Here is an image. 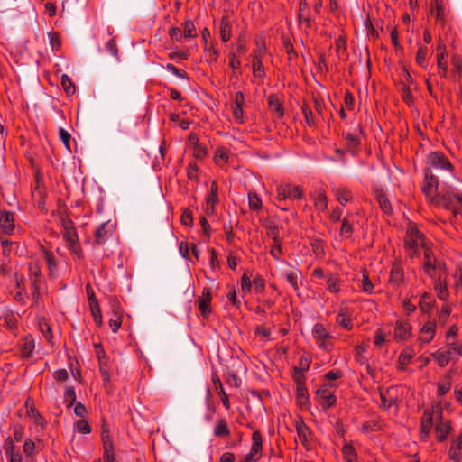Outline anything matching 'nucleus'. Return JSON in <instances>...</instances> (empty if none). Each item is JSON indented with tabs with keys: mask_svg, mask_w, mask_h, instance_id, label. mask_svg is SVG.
<instances>
[{
	"mask_svg": "<svg viewBox=\"0 0 462 462\" xmlns=\"http://www.w3.org/2000/svg\"><path fill=\"white\" fill-rule=\"evenodd\" d=\"M422 191L430 202L437 207L451 210L454 215L458 211L457 204L462 206V194H454L452 191L444 192L439 188V180L431 170H426Z\"/></svg>",
	"mask_w": 462,
	"mask_h": 462,
	"instance_id": "f257e3e1",
	"label": "nucleus"
},
{
	"mask_svg": "<svg viewBox=\"0 0 462 462\" xmlns=\"http://www.w3.org/2000/svg\"><path fill=\"white\" fill-rule=\"evenodd\" d=\"M312 337L317 346L324 352H331L334 348V337L322 323H316L311 329Z\"/></svg>",
	"mask_w": 462,
	"mask_h": 462,
	"instance_id": "f03ea898",
	"label": "nucleus"
},
{
	"mask_svg": "<svg viewBox=\"0 0 462 462\" xmlns=\"http://www.w3.org/2000/svg\"><path fill=\"white\" fill-rule=\"evenodd\" d=\"M456 356H462V343H448L447 349L439 348L431 353L432 358L441 368L447 366L450 361L455 360Z\"/></svg>",
	"mask_w": 462,
	"mask_h": 462,
	"instance_id": "7ed1b4c3",
	"label": "nucleus"
},
{
	"mask_svg": "<svg viewBox=\"0 0 462 462\" xmlns=\"http://www.w3.org/2000/svg\"><path fill=\"white\" fill-rule=\"evenodd\" d=\"M424 246V237L422 235L415 226H410L407 229L405 238L406 250L410 253L411 255H417L420 254L421 249Z\"/></svg>",
	"mask_w": 462,
	"mask_h": 462,
	"instance_id": "20e7f679",
	"label": "nucleus"
},
{
	"mask_svg": "<svg viewBox=\"0 0 462 462\" xmlns=\"http://www.w3.org/2000/svg\"><path fill=\"white\" fill-rule=\"evenodd\" d=\"M22 227L16 224L14 213L4 210L0 212V233L6 236H15L22 233Z\"/></svg>",
	"mask_w": 462,
	"mask_h": 462,
	"instance_id": "39448f33",
	"label": "nucleus"
},
{
	"mask_svg": "<svg viewBox=\"0 0 462 462\" xmlns=\"http://www.w3.org/2000/svg\"><path fill=\"white\" fill-rule=\"evenodd\" d=\"M336 384L328 383L319 387L317 392V400L324 410H328L336 404Z\"/></svg>",
	"mask_w": 462,
	"mask_h": 462,
	"instance_id": "423d86ee",
	"label": "nucleus"
},
{
	"mask_svg": "<svg viewBox=\"0 0 462 462\" xmlns=\"http://www.w3.org/2000/svg\"><path fill=\"white\" fill-rule=\"evenodd\" d=\"M277 199L279 200H295L300 199L303 197V190L298 185H292L290 183L280 184L276 189Z\"/></svg>",
	"mask_w": 462,
	"mask_h": 462,
	"instance_id": "0eeeda50",
	"label": "nucleus"
},
{
	"mask_svg": "<svg viewBox=\"0 0 462 462\" xmlns=\"http://www.w3.org/2000/svg\"><path fill=\"white\" fill-rule=\"evenodd\" d=\"M29 279L31 282L32 295L35 304L40 300L41 266L38 262H31L28 265Z\"/></svg>",
	"mask_w": 462,
	"mask_h": 462,
	"instance_id": "6e6552de",
	"label": "nucleus"
},
{
	"mask_svg": "<svg viewBox=\"0 0 462 462\" xmlns=\"http://www.w3.org/2000/svg\"><path fill=\"white\" fill-rule=\"evenodd\" d=\"M427 163L430 168L436 171H442L453 175L452 165L449 161L440 152H432L427 156Z\"/></svg>",
	"mask_w": 462,
	"mask_h": 462,
	"instance_id": "1a4fd4ad",
	"label": "nucleus"
},
{
	"mask_svg": "<svg viewBox=\"0 0 462 462\" xmlns=\"http://www.w3.org/2000/svg\"><path fill=\"white\" fill-rule=\"evenodd\" d=\"M63 238L70 253L74 254L77 258H81L82 250L79 244V237L77 232L73 226H66L64 227Z\"/></svg>",
	"mask_w": 462,
	"mask_h": 462,
	"instance_id": "9d476101",
	"label": "nucleus"
},
{
	"mask_svg": "<svg viewBox=\"0 0 462 462\" xmlns=\"http://www.w3.org/2000/svg\"><path fill=\"white\" fill-rule=\"evenodd\" d=\"M381 405L384 410H389L399 399V388L391 386L386 389H381L380 392Z\"/></svg>",
	"mask_w": 462,
	"mask_h": 462,
	"instance_id": "9b49d317",
	"label": "nucleus"
},
{
	"mask_svg": "<svg viewBox=\"0 0 462 462\" xmlns=\"http://www.w3.org/2000/svg\"><path fill=\"white\" fill-rule=\"evenodd\" d=\"M353 310L352 309L346 305L344 302L340 305L337 317L336 322L344 329L352 330L353 329Z\"/></svg>",
	"mask_w": 462,
	"mask_h": 462,
	"instance_id": "f8f14e48",
	"label": "nucleus"
},
{
	"mask_svg": "<svg viewBox=\"0 0 462 462\" xmlns=\"http://www.w3.org/2000/svg\"><path fill=\"white\" fill-rule=\"evenodd\" d=\"M116 224L112 221L102 223L96 230L94 245L105 244L114 234Z\"/></svg>",
	"mask_w": 462,
	"mask_h": 462,
	"instance_id": "ddd939ff",
	"label": "nucleus"
},
{
	"mask_svg": "<svg viewBox=\"0 0 462 462\" xmlns=\"http://www.w3.org/2000/svg\"><path fill=\"white\" fill-rule=\"evenodd\" d=\"M218 188L216 182H212L210 189L206 196L204 211L208 216L215 213V207L218 203Z\"/></svg>",
	"mask_w": 462,
	"mask_h": 462,
	"instance_id": "4468645a",
	"label": "nucleus"
},
{
	"mask_svg": "<svg viewBox=\"0 0 462 462\" xmlns=\"http://www.w3.org/2000/svg\"><path fill=\"white\" fill-rule=\"evenodd\" d=\"M437 324L435 321H427L420 329L418 340L420 344L430 343L436 335Z\"/></svg>",
	"mask_w": 462,
	"mask_h": 462,
	"instance_id": "2eb2a0df",
	"label": "nucleus"
},
{
	"mask_svg": "<svg viewBox=\"0 0 462 462\" xmlns=\"http://www.w3.org/2000/svg\"><path fill=\"white\" fill-rule=\"evenodd\" d=\"M411 336V325L409 321L398 320L393 328V337L398 341H406Z\"/></svg>",
	"mask_w": 462,
	"mask_h": 462,
	"instance_id": "dca6fc26",
	"label": "nucleus"
},
{
	"mask_svg": "<svg viewBox=\"0 0 462 462\" xmlns=\"http://www.w3.org/2000/svg\"><path fill=\"white\" fill-rule=\"evenodd\" d=\"M296 399L297 403L301 409H308L310 407V403L308 391L304 381L300 378L297 379Z\"/></svg>",
	"mask_w": 462,
	"mask_h": 462,
	"instance_id": "f3484780",
	"label": "nucleus"
},
{
	"mask_svg": "<svg viewBox=\"0 0 462 462\" xmlns=\"http://www.w3.org/2000/svg\"><path fill=\"white\" fill-rule=\"evenodd\" d=\"M244 94L242 92H236L235 96V101L232 106L233 117L236 123H244Z\"/></svg>",
	"mask_w": 462,
	"mask_h": 462,
	"instance_id": "a211bd4d",
	"label": "nucleus"
},
{
	"mask_svg": "<svg viewBox=\"0 0 462 462\" xmlns=\"http://www.w3.org/2000/svg\"><path fill=\"white\" fill-rule=\"evenodd\" d=\"M296 431L299 440L307 448H310L311 430L302 420L296 422Z\"/></svg>",
	"mask_w": 462,
	"mask_h": 462,
	"instance_id": "6ab92c4d",
	"label": "nucleus"
},
{
	"mask_svg": "<svg viewBox=\"0 0 462 462\" xmlns=\"http://www.w3.org/2000/svg\"><path fill=\"white\" fill-rule=\"evenodd\" d=\"M0 243L2 245V254L5 257H8L13 250L15 254H23L24 252V247L20 243L3 237H0Z\"/></svg>",
	"mask_w": 462,
	"mask_h": 462,
	"instance_id": "aec40b11",
	"label": "nucleus"
},
{
	"mask_svg": "<svg viewBox=\"0 0 462 462\" xmlns=\"http://www.w3.org/2000/svg\"><path fill=\"white\" fill-rule=\"evenodd\" d=\"M298 18L300 23L305 24L307 27H310L311 22L314 20V15L305 0L300 2Z\"/></svg>",
	"mask_w": 462,
	"mask_h": 462,
	"instance_id": "412c9836",
	"label": "nucleus"
},
{
	"mask_svg": "<svg viewBox=\"0 0 462 462\" xmlns=\"http://www.w3.org/2000/svg\"><path fill=\"white\" fill-rule=\"evenodd\" d=\"M4 448L6 456L9 458V462H22V454L16 450L14 440L11 437L5 439Z\"/></svg>",
	"mask_w": 462,
	"mask_h": 462,
	"instance_id": "4be33fe9",
	"label": "nucleus"
},
{
	"mask_svg": "<svg viewBox=\"0 0 462 462\" xmlns=\"http://www.w3.org/2000/svg\"><path fill=\"white\" fill-rule=\"evenodd\" d=\"M199 309L201 314L207 318L211 313V295L208 289H204L202 295L198 300Z\"/></svg>",
	"mask_w": 462,
	"mask_h": 462,
	"instance_id": "5701e85b",
	"label": "nucleus"
},
{
	"mask_svg": "<svg viewBox=\"0 0 462 462\" xmlns=\"http://www.w3.org/2000/svg\"><path fill=\"white\" fill-rule=\"evenodd\" d=\"M404 280L403 268L400 263H394L390 273L389 282L394 286H400Z\"/></svg>",
	"mask_w": 462,
	"mask_h": 462,
	"instance_id": "b1692460",
	"label": "nucleus"
},
{
	"mask_svg": "<svg viewBox=\"0 0 462 462\" xmlns=\"http://www.w3.org/2000/svg\"><path fill=\"white\" fill-rule=\"evenodd\" d=\"M36 347V342L32 335L24 337L21 345V356L23 358H29L32 356L33 351Z\"/></svg>",
	"mask_w": 462,
	"mask_h": 462,
	"instance_id": "393cba45",
	"label": "nucleus"
},
{
	"mask_svg": "<svg viewBox=\"0 0 462 462\" xmlns=\"http://www.w3.org/2000/svg\"><path fill=\"white\" fill-rule=\"evenodd\" d=\"M434 290L439 300L446 301L448 299L449 291L448 290L446 278L439 275L434 282Z\"/></svg>",
	"mask_w": 462,
	"mask_h": 462,
	"instance_id": "a878e982",
	"label": "nucleus"
},
{
	"mask_svg": "<svg viewBox=\"0 0 462 462\" xmlns=\"http://www.w3.org/2000/svg\"><path fill=\"white\" fill-rule=\"evenodd\" d=\"M212 382H213L216 392L217 393V394L219 395V397L221 399L223 405L225 406V408L226 410H229L230 409L229 398L224 390L223 384H222L219 377L217 374H214L212 376Z\"/></svg>",
	"mask_w": 462,
	"mask_h": 462,
	"instance_id": "bb28decb",
	"label": "nucleus"
},
{
	"mask_svg": "<svg viewBox=\"0 0 462 462\" xmlns=\"http://www.w3.org/2000/svg\"><path fill=\"white\" fill-rule=\"evenodd\" d=\"M341 278L335 273H329L326 279L327 290L333 294H337L341 291L342 285Z\"/></svg>",
	"mask_w": 462,
	"mask_h": 462,
	"instance_id": "cd10ccee",
	"label": "nucleus"
},
{
	"mask_svg": "<svg viewBox=\"0 0 462 462\" xmlns=\"http://www.w3.org/2000/svg\"><path fill=\"white\" fill-rule=\"evenodd\" d=\"M433 412L434 411H426L423 413L421 419V430H420V438L426 439L431 430L432 427V420H433Z\"/></svg>",
	"mask_w": 462,
	"mask_h": 462,
	"instance_id": "c85d7f7f",
	"label": "nucleus"
},
{
	"mask_svg": "<svg viewBox=\"0 0 462 462\" xmlns=\"http://www.w3.org/2000/svg\"><path fill=\"white\" fill-rule=\"evenodd\" d=\"M268 105H269L270 110L272 111V113L273 114V116L276 118L281 119L283 117V114H284L283 106L277 96L271 95L268 97Z\"/></svg>",
	"mask_w": 462,
	"mask_h": 462,
	"instance_id": "c756f323",
	"label": "nucleus"
},
{
	"mask_svg": "<svg viewBox=\"0 0 462 462\" xmlns=\"http://www.w3.org/2000/svg\"><path fill=\"white\" fill-rule=\"evenodd\" d=\"M229 161V151L224 146H218L216 149L214 155V162L223 168L228 163Z\"/></svg>",
	"mask_w": 462,
	"mask_h": 462,
	"instance_id": "7c9ffc66",
	"label": "nucleus"
},
{
	"mask_svg": "<svg viewBox=\"0 0 462 462\" xmlns=\"http://www.w3.org/2000/svg\"><path fill=\"white\" fill-rule=\"evenodd\" d=\"M448 455L452 462H459L462 459V445L457 439H452Z\"/></svg>",
	"mask_w": 462,
	"mask_h": 462,
	"instance_id": "2f4dec72",
	"label": "nucleus"
},
{
	"mask_svg": "<svg viewBox=\"0 0 462 462\" xmlns=\"http://www.w3.org/2000/svg\"><path fill=\"white\" fill-rule=\"evenodd\" d=\"M213 434L217 438H227L230 435V430L226 419L218 420L214 427Z\"/></svg>",
	"mask_w": 462,
	"mask_h": 462,
	"instance_id": "473e14b6",
	"label": "nucleus"
},
{
	"mask_svg": "<svg viewBox=\"0 0 462 462\" xmlns=\"http://www.w3.org/2000/svg\"><path fill=\"white\" fill-rule=\"evenodd\" d=\"M314 205L315 208L319 211H324L327 209L328 199L324 189H319L316 191V195L314 197Z\"/></svg>",
	"mask_w": 462,
	"mask_h": 462,
	"instance_id": "72a5a7b5",
	"label": "nucleus"
},
{
	"mask_svg": "<svg viewBox=\"0 0 462 462\" xmlns=\"http://www.w3.org/2000/svg\"><path fill=\"white\" fill-rule=\"evenodd\" d=\"M413 356L411 349L402 351L398 357V369L404 371L406 366L411 362Z\"/></svg>",
	"mask_w": 462,
	"mask_h": 462,
	"instance_id": "f704fd0d",
	"label": "nucleus"
},
{
	"mask_svg": "<svg viewBox=\"0 0 462 462\" xmlns=\"http://www.w3.org/2000/svg\"><path fill=\"white\" fill-rule=\"evenodd\" d=\"M263 60V57H253V74L255 78L263 79L265 77V70Z\"/></svg>",
	"mask_w": 462,
	"mask_h": 462,
	"instance_id": "c9c22d12",
	"label": "nucleus"
},
{
	"mask_svg": "<svg viewBox=\"0 0 462 462\" xmlns=\"http://www.w3.org/2000/svg\"><path fill=\"white\" fill-rule=\"evenodd\" d=\"M220 38L224 42H226L231 38V23L229 20L223 17L220 22L219 27Z\"/></svg>",
	"mask_w": 462,
	"mask_h": 462,
	"instance_id": "e433bc0d",
	"label": "nucleus"
},
{
	"mask_svg": "<svg viewBox=\"0 0 462 462\" xmlns=\"http://www.w3.org/2000/svg\"><path fill=\"white\" fill-rule=\"evenodd\" d=\"M342 455L346 462H357V453L350 443H346L342 447Z\"/></svg>",
	"mask_w": 462,
	"mask_h": 462,
	"instance_id": "4c0bfd02",
	"label": "nucleus"
},
{
	"mask_svg": "<svg viewBox=\"0 0 462 462\" xmlns=\"http://www.w3.org/2000/svg\"><path fill=\"white\" fill-rule=\"evenodd\" d=\"M434 300L431 295L428 292H425L421 295L419 307L423 313H430L433 307Z\"/></svg>",
	"mask_w": 462,
	"mask_h": 462,
	"instance_id": "58836bf2",
	"label": "nucleus"
},
{
	"mask_svg": "<svg viewBox=\"0 0 462 462\" xmlns=\"http://www.w3.org/2000/svg\"><path fill=\"white\" fill-rule=\"evenodd\" d=\"M451 430L448 421H440L436 427V436L439 441H443L447 439Z\"/></svg>",
	"mask_w": 462,
	"mask_h": 462,
	"instance_id": "ea45409f",
	"label": "nucleus"
},
{
	"mask_svg": "<svg viewBox=\"0 0 462 462\" xmlns=\"http://www.w3.org/2000/svg\"><path fill=\"white\" fill-rule=\"evenodd\" d=\"M189 141L193 143V154L197 159H202L207 155V149L198 143L196 134L189 135Z\"/></svg>",
	"mask_w": 462,
	"mask_h": 462,
	"instance_id": "a19ab883",
	"label": "nucleus"
},
{
	"mask_svg": "<svg viewBox=\"0 0 462 462\" xmlns=\"http://www.w3.org/2000/svg\"><path fill=\"white\" fill-rule=\"evenodd\" d=\"M334 193L337 201L343 206L352 199L350 190L345 187L335 189Z\"/></svg>",
	"mask_w": 462,
	"mask_h": 462,
	"instance_id": "79ce46f5",
	"label": "nucleus"
},
{
	"mask_svg": "<svg viewBox=\"0 0 462 462\" xmlns=\"http://www.w3.org/2000/svg\"><path fill=\"white\" fill-rule=\"evenodd\" d=\"M301 273L300 270L285 271L283 275L290 285L296 291L298 290V280Z\"/></svg>",
	"mask_w": 462,
	"mask_h": 462,
	"instance_id": "37998d69",
	"label": "nucleus"
},
{
	"mask_svg": "<svg viewBox=\"0 0 462 462\" xmlns=\"http://www.w3.org/2000/svg\"><path fill=\"white\" fill-rule=\"evenodd\" d=\"M248 205L249 208L254 211L260 210L262 208L263 203L262 199L259 198V196L253 191H249L248 194Z\"/></svg>",
	"mask_w": 462,
	"mask_h": 462,
	"instance_id": "c03bdc74",
	"label": "nucleus"
},
{
	"mask_svg": "<svg viewBox=\"0 0 462 462\" xmlns=\"http://www.w3.org/2000/svg\"><path fill=\"white\" fill-rule=\"evenodd\" d=\"M122 315L117 310H113V315L109 319V327L114 333H116L121 328Z\"/></svg>",
	"mask_w": 462,
	"mask_h": 462,
	"instance_id": "a18cd8bd",
	"label": "nucleus"
},
{
	"mask_svg": "<svg viewBox=\"0 0 462 462\" xmlns=\"http://www.w3.org/2000/svg\"><path fill=\"white\" fill-rule=\"evenodd\" d=\"M102 440L104 445V454L103 456H106V454L109 457H115L114 454V448H113V442L109 437L108 432L103 431L102 433Z\"/></svg>",
	"mask_w": 462,
	"mask_h": 462,
	"instance_id": "49530a36",
	"label": "nucleus"
},
{
	"mask_svg": "<svg viewBox=\"0 0 462 462\" xmlns=\"http://www.w3.org/2000/svg\"><path fill=\"white\" fill-rule=\"evenodd\" d=\"M44 260L48 265L50 275H54L57 272L56 260L51 252L43 251Z\"/></svg>",
	"mask_w": 462,
	"mask_h": 462,
	"instance_id": "de8ad7c7",
	"label": "nucleus"
},
{
	"mask_svg": "<svg viewBox=\"0 0 462 462\" xmlns=\"http://www.w3.org/2000/svg\"><path fill=\"white\" fill-rule=\"evenodd\" d=\"M450 387H451V378H450V375L447 374L443 378V380H441L438 383V390H437L438 395L442 396V395L446 394L450 390Z\"/></svg>",
	"mask_w": 462,
	"mask_h": 462,
	"instance_id": "09e8293b",
	"label": "nucleus"
},
{
	"mask_svg": "<svg viewBox=\"0 0 462 462\" xmlns=\"http://www.w3.org/2000/svg\"><path fill=\"white\" fill-rule=\"evenodd\" d=\"M361 290L362 291L368 294H371L374 291V284L370 281L368 274L365 271L362 273Z\"/></svg>",
	"mask_w": 462,
	"mask_h": 462,
	"instance_id": "8fccbe9b",
	"label": "nucleus"
},
{
	"mask_svg": "<svg viewBox=\"0 0 462 462\" xmlns=\"http://www.w3.org/2000/svg\"><path fill=\"white\" fill-rule=\"evenodd\" d=\"M61 86L67 95L70 96L75 93V86L69 76L63 74L61 77Z\"/></svg>",
	"mask_w": 462,
	"mask_h": 462,
	"instance_id": "3c124183",
	"label": "nucleus"
},
{
	"mask_svg": "<svg viewBox=\"0 0 462 462\" xmlns=\"http://www.w3.org/2000/svg\"><path fill=\"white\" fill-rule=\"evenodd\" d=\"M64 399L68 407L76 403V393L72 386H67L64 393Z\"/></svg>",
	"mask_w": 462,
	"mask_h": 462,
	"instance_id": "603ef678",
	"label": "nucleus"
},
{
	"mask_svg": "<svg viewBox=\"0 0 462 462\" xmlns=\"http://www.w3.org/2000/svg\"><path fill=\"white\" fill-rule=\"evenodd\" d=\"M94 305L89 306L95 323L97 326L102 325V315L98 302H94Z\"/></svg>",
	"mask_w": 462,
	"mask_h": 462,
	"instance_id": "864d4df0",
	"label": "nucleus"
},
{
	"mask_svg": "<svg viewBox=\"0 0 462 462\" xmlns=\"http://www.w3.org/2000/svg\"><path fill=\"white\" fill-rule=\"evenodd\" d=\"M74 429L81 434H88L91 432V427L85 420H79L75 422Z\"/></svg>",
	"mask_w": 462,
	"mask_h": 462,
	"instance_id": "5fc2aeb1",
	"label": "nucleus"
},
{
	"mask_svg": "<svg viewBox=\"0 0 462 462\" xmlns=\"http://www.w3.org/2000/svg\"><path fill=\"white\" fill-rule=\"evenodd\" d=\"M195 24L192 21L188 20L183 24V35L185 38H193L195 37Z\"/></svg>",
	"mask_w": 462,
	"mask_h": 462,
	"instance_id": "6e6d98bb",
	"label": "nucleus"
},
{
	"mask_svg": "<svg viewBox=\"0 0 462 462\" xmlns=\"http://www.w3.org/2000/svg\"><path fill=\"white\" fill-rule=\"evenodd\" d=\"M36 444L31 439H26L23 444V452L26 457H32L35 454Z\"/></svg>",
	"mask_w": 462,
	"mask_h": 462,
	"instance_id": "4d7b16f0",
	"label": "nucleus"
},
{
	"mask_svg": "<svg viewBox=\"0 0 462 462\" xmlns=\"http://www.w3.org/2000/svg\"><path fill=\"white\" fill-rule=\"evenodd\" d=\"M253 440V450L254 452H261L262 451V436L261 433L258 430L254 431L252 436Z\"/></svg>",
	"mask_w": 462,
	"mask_h": 462,
	"instance_id": "13d9d810",
	"label": "nucleus"
},
{
	"mask_svg": "<svg viewBox=\"0 0 462 462\" xmlns=\"http://www.w3.org/2000/svg\"><path fill=\"white\" fill-rule=\"evenodd\" d=\"M452 65L454 75L462 78V60L457 56H454L452 58Z\"/></svg>",
	"mask_w": 462,
	"mask_h": 462,
	"instance_id": "bf43d9fd",
	"label": "nucleus"
},
{
	"mask_svg": "<svg viewBox=\"0 0 462 462\" xmlns=\"http://www.w3.org/2000/svg\"><path fill=\"white\" fill-rule=\"evenodd\" d=\"M240 285H241L242 291L244 293H248L252 290L253 282L245 273H244L243 276L241 277V284Z\"/></svg>",
	"mask_w": 462,
	"mask_h": 462,
	"instance_id": "052dcab7",
	"label": "nucleus"
},
{
	"mask_svg": "<svg viewBox=\"0 0 462 462\" xmlns=\"http://www.w3.org/2000/svg\"><path fill=\"white\" fill-rule=\"evenodd\" d=\"M106 50L108 51L113 57L118 58V49L116 47V42L115 37L108 40L106 43Z\"/></svg>",
	"mask_w": 462,
	"mask_h": 462,
	"instance_id": "680f3d73",
	"label": "nucleus"
},
{
	"mask_svg": "<svg viewBox=\"0 0 462 462\" xmlns=\"http://www.w3.org/2000/svg\"><path fill=\"white\" fill-rule=\"evenodd\" d=\"M353 233V227L350 223L344 218L340 229V236L343 237H350Z\"/></svg>",
	"mask_w": 462,
	"mask_h": 462,
	"instance_id": "e2e57ef3",
	"label": "nucleus"
},
{
	"mask_svg": "<svg viewBox=\"0 0 462 462\" xmlns=\"http://www.w3.org/2000/svg\"><path fill=\"white\" fill-rule=\"evenodd\" d=\"M386 341V333L382 329H377L374 335V343L377 347H381Z\"/></svg>",
	"mask_w": 462,
	"mask_h": 462,
	"instance_id": "0e129e2a",
	"label": "nucleus"
},
{
	"mask_svg": "<svg viewBox=\"0 0 462 462\" xmlns=\"http://www.w3.org/2000/svg\"><path fill=\"white\" fill-rule=\"evenodd\" d=\"M432 12L435 13V16L438 21L443 22L445 20L446 11L445 7L441 3L437 1L435 10H433Z\"/></svg>",
	"mask_w": 462,
	"mask_h": 462,
	"instance_id": "69168bd1",
	"label": "nucleus"
},
{
	"mask_svg": "<svg viewBox=\"0 0 462 462\" xmlns=\"http://www.w3.org/2000/svg\"><path fill=\"white\" fill-rule=\"evenodd\" d=\"M59 136L67 149L70 150V134L64 128L59 129Z\"/></svg>",
	"mask_w": 462,
	"mask_h": 462,
	"instance_id": "338daca9",
	"label": "nucleus"
},
{
	"mask_svg": "<svg viewBox=\"0 0 462 462\" xmlns=\"http://www.w3.org/2000/svg\"><path fill=\"white\" fill-rule=\"evenodd\" d=\"M266 53V46L262 40L256 41V48L254 51L253 57H264Z\"/></svg>",
	"mask_w": 462,
	"mask_h": 462,
	"instance_id": "774afa93",
	"label": "nucleus"
}]
</instances>
